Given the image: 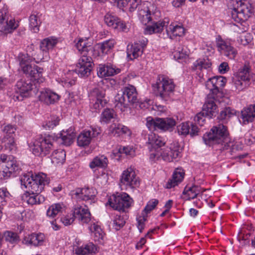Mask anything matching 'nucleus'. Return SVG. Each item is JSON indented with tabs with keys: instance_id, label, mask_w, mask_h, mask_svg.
<instances>
[{
	"instance_id": "f257e3e1",
	"label": "nucleus",
	"mask_w": 255,
	"mask_h": 255,
	"mask_svg": "<svg viewBox=\"0 0 255 255\" xmlns=\"http://www.w3.org/2000/svg\"><path fill=\"white\" fill-rule=\"evenodd\" d=\"M20 182L22 188L28 189L23 195V200L31 205L44 202V198L40 193L43 190L44 186L49 183L46 174L42 173L35 175L30 173L25 174L21 178Z\"/></svg>"
},
{
	"instance_id": "f03ea898",
	"label": "nucleus",
	"mask_w": 255,
	"mask_h": 255,
	"mask_svg": "<svg viewBox=\"0 0 255 255\" xmlns=\"http://www.w3.org/2000/svg\"><path fill=\"white\" fill-rule=\"evenodd\" d=\"M203 140L206 145L221 144L223 150L228 149L233 145L230 141L227 128L223 123L214 126L210 131L204 135Z\"/></svg>"
},
{
	"instance_id": "7ed1b4c3",
	"label": "nucleus",
	"mask_w": 255,
	"mask_h": 255,
	"mask_svg": "<svg viewBox=\"0 0 255 255\" xmlns=\"http://www.w3.org/2000/svg\"><path fill=\"white\" fill-rule=\"evenodd\" d=\"M44 59L43 56L31 57L28 54L20 53L18 56L19 65L23 73L33 78L37 83L43 82L44 79L42 76L43 69L34 65L33 66L29 63L32 61L35 60L38 62L39 60Z\"/></svg>"
},
{
	"instance_id": "20e7f679",
	"label": "nucleus",
	"mask_w": 255,
	"mask_h": 255,
	"mask_svg": "<svg viewBox=\"0 0 255 255\" xmlns=\"http://www.w3.org/2000/svg\"><path fill=\"white\" fill-rule=\"evenodd\" d=\"M175 87L173 80L164 75L159 76L156 83L152 85L156 96L164 102L172 100Z\"/></svg>"
},
{
	"instance_id": "39448f33",
	"label": "nucleus",
	"mask_w": 255,
	"mask_h": 255,
	"mask_svg": "<svg viewBox=\"0 0 255 255\" xmlns=\"http://www.w3.org/2000/svg\"><path fill=\"white\" fill-rule=\"evenodd\" d=\"M229 7L231 10L232 18L238 22L247 20L252 13V5L247 2L231 0L229 3Z\"/></svg>"
},
{
	"instance_id": "423d86ee",
	"label": "nucleus",
	"mask_w": 255,
	"mask_h": 255,
	"mask_svg": "<svg viewBox=\"0 0 255 255\" xmlns=\"http://www.w3.org/2000/svg\"><path fill=\"white\" fill-rule=\"evenodd\" d=\"M137 16L140 21L144 25L149 22L151 20L159 18L161 16L160 11L156 7L148 1L139 3Z\"/></svg>"
},
{
	"instance_id": "0eeeda50",
	"label": "nucleus",
	"mask_w": 255,
	"mask_h": 255,
	"mask_svg": "<svg viewBox=\"0 0 255 255\" xmlns=\"http://www.w3.org/2000/svg\"><path fill=\"white\" fill-rule=\"evenodd\" d=\"M181 148L177 142H173L170 144L169 147L160 149L156 152L150 153V159L151 160L158 159L160 157L166 161L170 162L173 159L181 156Z\"/></svg>"
},
{
	"instance_id": "6e6552de",
	"label": "nucleus",
	"mask_w": 255,
	"mask_h": 255,
	"mask_svg": "<svg viewBox=\"0 0 255 255\" xmlns=\"http://www.w3.org/2000/svg\"><path fill=\"white\" fill-rule=\"evenodd\" d=\"M53 137L50 135H40L34 141L31 150L34 154L37 156L46 155L53 147Z\"/></svg>"
},
{
	"instance_id": "1a4fd4ad",
	"label": "nucleus",
	"mask_w": 255,
	"mask_h": 255,
	"mask_svg": "<svg viewBox=\"0 0 255 255\" xmlns=\"http://www.w3.org/2000/svg\"><path fill=\"white\" fill-rule=\"evenodd\" d=\"M176 125L175 121L171 118H147L146 126L149 130L159 129L162 131H171Z\"/></svg>"
},
{
	"instance_id": "9d476101",
	"label": "nucleus",
	"mask_w": 255,
	"mask_h": 255,
	"mask_svg": "<svg viewBox=\"0 0 255 255\" xmlns=\"http://www.w3.org/2000/svg\"><path fill=\"white\" fill-rule=\"evenodd\" d=\"M132 202V199L128 194L117 193L110 197L107 204L114 209L124 212L130 206Z\"/></svg>"
},
{
	"instance_id": "9b49d317",
	"label": "nucleus",
	"mask_w": 255,
	"mask_h": 255,
	"mask_svg": "<svg viewBox=\"0 0 255 255\" xmlns=\"http://www.w3.org/2000/svg\"><path fill=\"white\" fill-rule=\"evenodd\" d=\"M250 79V67L245 64L234 74L233 81L236 89L242 91L249 86Z\"/></svg>"
},
{
	"instance_id": "f8f14e48",
	"label": "nucleus",
	"mask_w": 255,
	"mask_h": 255,
	"mask_svg": "<svg viewBox=\"0 0 255 255\" xmlns=\"http://www.w3.org/2000/svg\"><path fill=\"white\" fill-rule=\"evenodd\" d=\"M139 185V180L133 168L128 167L123 172L119 182V185L122 190L135 188Z\"/></svg>"
},
{
	"instance_id": "ddd939ff",
	"label": "nucleus",
	"mask_w": 255,
	"mask_h": 255,
	"mask_svg": "<svg viewBox=\"0 0 255 255\" xmlns=\"http://www.w3.org/2000/svg\"><path fill=\"white\" fill-rule=\"evenodd\" d=\"M96 195L95 190L93 188H78L71 192L72 198L77 201H85L87 204L91 205L95 203Z\"/></svg>"
},
{
	"instance_id": "4468645a",
	"label": "nucleus",
	"mask_w": 255,
	"mask_h": 255,
	"mask_svg": "<svg viewBox=\"0 0 255 255\" xmlns=\"http://www.w3.org/2000/svg\"><path fill=\"white\" fill-rule=\"evenodd\" d=\"M35 86L30 79H20L16 83L17 90L13 96L14 100L22 101L25 97H28Z\"/></svg>"
},
{
	"instance_id": "2eb2a0df",
	"label": "nucleus",
	"mask_w": 255,
	"mask_h": 255,
	"mask_svg": "<svg viewBox=\"0 0 255 255\" xmlns=\"http://www.w3.org/2000/svg\"><path fill=\"white\" fill-rule=\"evenodd\" d=\"M93 65L91 56H80L75 72L81 77H87L90 75Z\"/></svg>"
},
{
	"instance_id": "dca6fc26",
	"label": "nucleus",
	"mask_w": 255,
	"mask_h": 255,
	"mask_svg": "<svg viewBox=\"0 0 255 255\" xmlns=\"http://www.w3.org/2000/svg\"><path fill=\"white\" fill-rule=\"evenodd\" d=\"M101 129L99 127H91L90 129L83 130L77 137L78 145L86 147L89 145L92 139L98 136Z\"/></svg>"
},
{
	"instance_id": "f3484780",
	"label": "nucleus",
	"mask_w": 255,
	"mask_h": 255,
	"mask_svg": "<svg viewBox=\"0 0 255 255\" xmlns=\"http://www.w3.org/2000/svg\"><path fill=\"white\" fill-rule=\"evenodd\" d=\"M216 44L218 50L221 54L230 59H235L238 54V51L230 41L219 38L217 39Z\"/></svg>"
},
{
	"instance_id": "a211bd4d",
	"label": "nucleus",
	"mask_w": 255,
	"mask_h": 255,
	"mask_svg": "<svg viewBox=\"0 0 255 255\" xmlns=\"http://www.w3.org/2000/svg\"><path fill=\"white\" fill-rule=\"evenodd\" d=\"M147 42L146 39H143L141 40L135 42L131 45H128L127 51L128 57L130 60H133L141 56Z\"/></svg>"
},
{
	"instance_id": "6ab92c4d",
	"label": "nucleus",
	"mask_w": 255,
	"mask_h": 255,
	"mask_svg": "<svg viewBox=\"0 0 255 255\" xmlns=\"http://www.w3.org/2000/svg\"><path fill=\"white\" fill-rule=\"evenodd\" d=\"M105 91L102 88H95L91 92L92 103L94 109L100 110L107 103L105 99Z\"/></svg>"
},
{
	"instance_id": "aec40b11",
	"label": "nucleus",
	"mask_w": 255,
	"mask_h": 255,
	"mask_svg": "<svg viewBox=\"0 0 255 255\" xmlns=\"http://www.w3.org/2000/svg\"><path fill=\"white\" fill-rule=\"evenodd\" d=\"M146 138H148L147 143L150 153L156 152L157 150H160V149H162L161 147L165 143L162 137L151 132L145 135V139Z\"/></svg>"
},
{
	"instance_id": "412c9836",
	"label": "nucleus",
	"mask_w": 255,
	"mask_h": 255,
	"mask_svg": "<svg viewBox=\"0 0 255 255\" xmlns=\"http://www.w3.org/2000/svg\"><path fill=\"white\" fill-rule=\"evenodd\" d=\"M73 215L83 223L87 224L91 220V215L88 205H85L84 207L80 205H75L73 209Z\"/></svg>"
},
{
	"instance_id": "4be33fe9",
	"label": "nucleus",
	"mask_w": 255,
	"mask_h": 255,
	"mask_svg": "<svg viewBox=\"0 0 255 255\" xmlns=\"http://www.w3.org/2000/svg\"><path fill=\"white\" fill-rule=\"evenodd\" d=\"M17 26L18 24L15 23L14 19L12 18L9 19L5 14L0 12V31L4 33H10Z\"/></svg>"
},
{
	"instance_id": "5701e85b",
	"label": "nucleus",
	"mask_w": 255,
	"mask_h": 255,
	"mask_svg": "<svg viewBox=\"0 0 255 255\" xmlns=\"http://www.w3.org/2000/svg\"><path fill=\"white\" fill-rule=\"evenodd\" d=\"M158 18L154 20H151L150 22H151V25L146 26L145 29V33L147 34H151L153 33H160L162 31L164 27H167L169 23L167 18H164L162 20H158Z\"/></svg>"
},
{
	"instance_id": "b1692460",
	"label": "nucleus",
	"mask_w": 255,
	"mask_h": 255,
	"mask_svg": "<svg viewBox=\"0 0 255 255\" xmlns=\"http://www.w3.org/2000/svg\"><path fill=\"white\" fill-rule=\"evenodd\" d=\"M105 23L109 26L123 31H127L128 28L126 24L117 16L107 13L104 17Z\"/></svg>"
},
{
	"instance_id": "393cba45",
	"label": "nucleus",
	"mask_w": 255,
	"mask_h": 255,
	"mask_svg": "<svg viewBox=\"0 0 255 255\" xmlns=\"http://www.w3.org/2000/svg\"><path fill=\"white\" fill-rule=\"evenodd\" d=\"M177 130L179 134L183 135L190 134L192 137L198 135L200 131L198 127L191 122L182 123L177 127Z\"/></svg>"
},
{
	"instance_id": "a878e982",
	"label": "nucleus",
	"mask_w": 255,
	"mask_h": 255,
	"mask_svg": "<svg viewBox=\"0 0 255 255\" xmlns=\"http://www.w3.org/2000/svg\"><path fill=\"white\" fill-rule=\"evenodd\" d=\"M120 72V69L110 64H100L97 68V75L100 78L113 76Z\"/></svg>"
},
{
	"instance_id": "bb28decb",
	"label": "nucleus",
	"mask_w": 255,
	"mask_h": 255,
	"mask_svg": "<svg viewBox=\"0 0 255 255\" xmlns=\"http://www.w3.org/2000/svg\"><path fill=\"white\" fill-rule=\"evenodd\" d=\"M76 47L80 56H91L90 52H92V43L88 38H80L76 43Z\"/></svg>"
},
{
	"instance_id": "cd10ccee",
	"label": "nucleus",
	"mask_w": 255,
	"mask_h": 255,
	"mask_svg": "<svg viewBox=\"0 0 255 255\" xmlns=\"http://www.w3.org/2000/svg\"><path fill=\"white\" fill-rule=\"evenodd\" d=\"M60 96L49 89H45L40 92L39 100L47 105L54 104L58 101Z\"/></svg>"
},
{
	"instance_id": "c85d7f7f",
	"label": "nucleus",
	"mask_w": 255,
	"mask_h": 255,
	"mask_svg": "<svg viewBox=\"0 0 255 255\" xmlns=\"http://www.w3.org/2000/svg\"><path fill=\"white\" fill-rule=\"evenodd\" d=\"M202 111L209 119L214 116L218 112L217 106L215 103V98L209 95L203 107Z\"/></svg>"
},
{
	"instance_id": "c756f323",
	"label": "nucleus",
	"mask_w": 255,
	"mask_h": 255,
	"mask_svg": "<svg viewBox=\"0 0 255 255\" xmlns=\"http://www.w3.org/2000/svg\"><path fill=\"white\" fill-rule=\"evenodd\" d=\"M241 118L244 125L255 121V104L251 105L241 112Z\"/></svg>"
},
{
	"instance_id": "7c9ffc66",
	"label": "nucleus",
	"mask_w": 255,
	"mask_h": 255,
	"mask_svg": "<svg viewBox=\"0 0 255 255\" xmlns=\"http://www.w3.org/2000/svg\"><path fill=\"white\" fill-rule=\"evenodd\" d=\"M123 92L124 95L127 97L128 103L134 105L138 103L137 93L133 86L129 85L125 87Z\"/></svg>"
},
{
	"instance_id": "2f4dec72",
	"label": "nucleus",
	"mask_w": 255,
	"mask_h": 255,
	"mask_svg": "<svg viewBox=\"0 0 255 255\" xmlns=\"http://www.w3.org/2000/svg\"><path fill=\"white\" fill-rule=\"evenodd\" d=\"M57 39L52 37H48L44 39L40 43V49L45 54V56H48V52L51 50L57 43Z\"/></svg>"
},
{
	"instance_id": "473e14b6",
	"label": "nucleus",
	"mask_w": 255,
	"mask_h": 255,
	"mask_svg": "<svg viewBox=\"0 0 255 255\" xmlns=\"http://www.w3.org/2000/svg\"><path fill=\"white\" fill-rule=\"evenodd\" d=\"M184 28L181 25L171 23L166 28V33L170 38L173 39L174 37L182 36L184 34Z\"/></svg>"
},
{
	"instance_id": "72a5a7b5",
	"label": "nucleus",
	"mask_w": 255,
	"mask_h": 255,
	"mask_svg": "<svg viewBox=\"0 0 255 255\" xmlns=\"http://www.w3.org/2000/svg\"><path fill=\"white\" fill-rule=\"evenodd\" d=\"M184 176V173L177 169L173 173L172 178L169 179L166 184V188L170 189L177 185L178 183H180Z\"/></svg>"
},
{
	"instance_id": "f704fd0d",
	"label": "nucleus",
	"mask_w": 255,
	"mask_h": 255,
	"mask_svg": "<svg viewBox=\"0 0 255 255\" xmlns=\"http://www.w3.org/2000/svg\"><path fill=\"white\" fill-rule=\"evenodd\" d=\"M97 252V248L92 243H89L84 246H82L75 250L77 255H94Z\"/></svg>"
},
{
	"instance_id": "c9c22d12",
	"label": "nucleus",
	"mask_w": 255,
	"mask_h": 255,
	"mask_svg": "<svg viewBox=\"0 0 255 255\" xmlns=\"http://www.w3.org/2000/svg\"><path fill=\"white\" fill-rule=\"evenodd\" d=\"M44 240V235L42 234H32L25 237L22 241L26 245H31L34 246L40 245Z\"/></svg>"
},
{
	"instance_id": "e433bc0d",
	"label": "nucleus",
	"mask_w": 255,
	"mask_h": 255,
	"mask_svg": "<svg viewBox=\"0 0 255 255\" xmlns=\"http://www.w3.org/2000/svg\"><path fill=\"white\" fill-rule=\"evenodd\" d=\"M205 191L200 186L193 185L191 187H186L183 192V194L186 195L187 200H191L195 198L200 193Z\"/></svg>"
},
{
	"instance_id": "4c0bfd02",
	"label": "nucleus",
	"mask_w": 255,
	"mask_h": 255,
	"mask_svg": "<svg viewBox=\"0 0 255 255\" xmlns=\"http://www.w3.org/2000/svg\"><path fill=\"white\" fill-rule=\"evenodd\" d=\"M75 136V133L72 128L65 131L63 130L60 133V137L63 141V143L67 146L70 145L73 142Z\"/></svg>"
},
{
	"instance_id": "58836bf2",
	"label": "nucleus",
	"mask_w": 255,
	"mask_h": 255,
	"mask_svg": "<svg viewBox=\"0 0 255 255\" xmlns=\"http://www.w3.org/2000/svg\"><path fill=\"white\" fill-rule=\"evenodd\" d=\"M108 163V158L104 155H99L95 157L90 162L89 166L91 169L96 167L105 168Z\"/></svg>"
},
{
	"instance_id": "ea45409f",
	"label": "nucleus",
	"mask_w": 255,
	"mask_h": 255,
	"mask_svg": "<svg viewBox=\"0 0 255 255\" xmlns=\"http://www.w3.org/2000/svg\"><path fill=\"white\" fill-rule=\"evenodd\" d=\"M115 104L116 108L119 109L121 111H125L128 108V103L126 100L123 92L122 93L117 94L115 96Z\"/></svg>"
},
{
	"instance_id": "a19ab883",
	"label": "nucleus",
	"mask_w": 255,
	"mask_h": 255,
	"mask_svg": "<svg viewBox=\"0 0 255 255\" xmlns=\"http://www.w3.org/2000/svg\"><path fill=\"white\" fill-rule=\"evenodd\" d=\"M29 26L34 32H37L39 30V26L41 23L40 20V15L36 12H34L29 16Z\"/></svg>"
},
{
	"instance_id": "79ce46f5",
	"label": "nucleus",
	"mask_w": 255,
	"mask_h": 255,
	"mask_svg": "<svg viewBox=\"0 0 255 255\" xmlns=\"http://www.w3.org/2000/svg\"><path fill=\"white\" fill-rule=\"evenodd\" d=\"M141 0H115L118 6L121 8L129 5V9L130 11L134 10L140 3Z\"/></svg>"
},
{
	"instance_id": "37998d69",
	"label": "nucleus",
	"mask_w": 255,
	"mask_h": 255,
	"mask_svg": "<svg viewBox=\"0 0 255 255\" xmlns=\"http://www.w3.org/2000/svg\"><path fill=\"white\" fill-rule=\"evenodd\" d=\"M173 53L174 58L178 61L185 59L188 56V51L186 47L180 45L175 48Z\"/></svg>"
},
{
	"instance_id": "c03bdc74",
	"label": "nucleus",
	"mask_w": 255,
	"mask_h": 255,
	"mask_svg": "<svg viewBox=\"0 0 255 255\" xmlns=\"http://www.w3.org/2000/svg\"><path fill=\"white\" fill-rule=\"evenodd\" d=\"M66 157L65 151L63 150L60 149L54 151L51 155V161L54 164H62Z\"/></svg>"
},
{
	"instance_id": "a18cd8bd",
	"label": "nucleus",
	"mask_w": 255,
	"mask_h": 255,
	"mask_svg": "<svg viewBox=\"0 0 255 255\" xmlns=\"http://www.w3.org/2000/svg\"><path fill=\"white\" fill-rule=\"evenodd\" d=\"M64 209L63 204L60 203L54 204L51 205L47 210V216L53 218L59 213H61Z\"/></svg>"
},
{
	"instance_id": "49530a36",
	"label": "nucleus",
	"mask_w": 255,
	"mask_h": 255,
	"mask_svg": "<svg viewBox=\"0 0 255 255\" xmlns=\"http://www.w3.org/2000/svg\"><path fill=\"white\" fill-rule=\"evenodd\" d=\"M60 119L57 116H51L43 124V127L46 130L53 129L55 127L59 124Z\"/></svg>"
},
{
	"instance_id": "de8ad7c7",
	"label": "nucleus",
	"mask_w": 255,
	"mask_h": 255,
	"mask_svg": "<svg viewBox=\"0 0 255 255\" xmlns=\"http://www.w3.org/2000/svg\"><path fill=\"white\" fill-rule=\"evenodd\" d=\"M115 44V42L114 39H109L98 44V47L103 54H106L113 48Z\"/></svg>"
},
{
	"instance_id": "09e8293b",
	"label": "nucleus",
	"mask_w": 255,
	"mask_h": 255,
	"mask_svg": "<svg viewBox=\"0 0 255 255\" xmlns=\"http://www.w3.org/2000/svg\"><path fill=\"white\" fill-rule=\"evenodd\" d=\"M3 237L6 242L11 244H16L20 241L18 234L11 231H5L4 233Z\"/></svg>"
},
{
	"instance_id": "8fccbe9b",
	"label": "nucleus",
	"mask_w": 255,
	"mask_h": 255,
	"mask_svg": "<svg viewBox=\"0 0 255 255\" xmlns=\"http://www.w3.org/2000/svg\"><path fill=\"white\" fill-rule=\"evenodd\" d=\"M16 129V127L15 126L10 124L3 126L2 129V131L4 134V137L3 139L14 137Z\"/></svg>"
},
{
	"instance_id": "3c124183",
	"label": "nucleus",
	"mask_w": 255,
	"mask_h": 255,
	"mask_svg": "<svg viewBox=\"0 0 255 255\" xmlns=\"http://www.w3.org/2000/svg\"><path fill=\"white\" fill-rule=\"evenodd\" d=\"M235 113V111L232 109L231 108H225L220 112L218 119L220 121H222V123L224 124L225 122V121L234 116Z\"/></svg>"
},
{
	"instance_id": "603ef678",
	"label": "nucleus",
	"mask_w": 255,
	"mask_h": 255,
	"mask_svg": "<svg viewBox=\"0 0 255 255\" xmlns=\"http://www.w3.org/2000/svg\"><path fill=\"white\" fill-rule=\"evenodd\" d=\"M89 230L94 234L95 241H99L100 239H103V232L99 225L93 223L89 227Z\"/></svg>"
},
{
	"instance_id": "864d4df0",
	"label": "nucleus",
	"mask_w": 255,
	"mask_h": 255,
	"mask_svg": "<svg viewBox=\"0 0 255 255\" xmlns=\"http://www.w3.org/2000/svg\"><path fill=\"white\" fill-rule=\"evenodd\" d=\"M194 65L196 70L202 71L210 68L211 66V62L208 59H200L196 61Z\"/></svg>"
},
{
	"instance_id": "5fc2aeb1",
	"label": "nucleus",
	"mask_w": 255,
	"mask_h": 255,
	"mask_svg": "<svg viewBox=\"0 0 255 255\" xmlns=\"http://www.w3.org/2000/svg\"><path fill=\"white\" fill-rule=\"evenodd\" d=\"M217 76L213 77L208 79L206 84V87L212 92L213 95L218 93Z\"/></svg>"
},
{
	"instance_id": "6e6d98bb",
	"label": "nucleus",
	"mask_w": 255,
	"mask_h": 255,
	"mask_svg": "<svg viewBox=\"0 0 255 255\" xmlns=\"http://www.w3.org/2000/svg\"><path fill=\"white\" fill-rule=\"evenodd\" d=\"M115 116V111L113 109H106L101 115V121L105 123H108L114 118Z\"/></svg>"
},
{
	"instance_id": "4d7b16f0",
	"label": "nucleus",
	"mask_w": 255,
	"mask_h": 255,
	"mask_svg": "<svg viewBox=\"0 0 255 255\" xmlns=\"http://www.w3.org/2000/svg\"><path fill=\"white\" fill-rule=\"evenodd\" d=\"M125 218L124 215L117 214L113 220V227L116 230H119L125 225Z\"/></svg>"
},
{
	"instance_id": "13d9d810",
	"label": "nucleus",
	"mask_w": 255,
	"mask_h": 255,
	"mask_svg": "<svg viewBox=\"0 0 255 255\" xmlns=\"http://www.w3.org/2000/svg\"><path fill=\"white\" fill-rule=\"evenodd\" d=\"M76 74L75 71H69L65 78H63L62 80V83L63 86L66 87H70L75 84V80L71 78V75Z\"/></svg>"
},
{
	"instance_id": "bf43d9fd",
	"label": "nucleus",
	"mask_w": 255,
	"mask_h": 255,
	"mask_svg": "<svg viewBox=\"0 0 255 255\" xmlns=\"http://www.w3.org/2000/svg\"><path fill=\"white\" fill-rule=\"evenodd\" d=\"M3 141L5 143L4 146L6 149L9 150L12 153L16 151V145L14 137L3 139Z\"/></svg>"
},
{
	"instance_id": "052dcab7",
	"label": "nucleus",
	"mask_w": 255,
	"mask_h": 255,
	"mask_svg": "<svg viewBox=\"0 0 255 255\" xmlns=\"http://www.w3.org/2000/svg\"><path fill=\"white\" fill-rule=\"evenodd\" d=\"M10 194L6 188H0V204L1 205L5 204L7 200L10 198Z\"/></svg>"
},
{
	"instance_id": "680f3d73",
	"label": "nucleus",
	"mask_w": 255,
	"mask_h": 255,
	"mask_svg": "<svg viewBox=\"0 0 255 255\" xmlns=\"http://www.w3.org/2000/svg\"><path fill=\"white\" fill-rule=\"evenodd\" d=\"M5 168L8 170L9 172L11 173L17 170L18 166L16 162L14 160L10 159V157H8V160L5 164Z\"/></svg>"
},
{
	"instance_id": "e2e57ef3",
	"label": "nucleus",
	"mask_w": 255,
	"mask_h": 255,
	"mask_svg": "<svg viewBox=\"0 0 255 255\" xmlns=\"http://www.w3.org/2000/svg\"><path fill=\"white\" fill-rule=\"evenodd\" d=\"M158 203V201L157 199H152L150 200L144 208L143 212L145 214H147L156 206Z\"/></svg>"
},
{
	"instance_id": "0e129e2a",
	"label": "nucleus",
	"mask_w": 255,
	"mask_h": 255,
	"mask_svg": "<svg viewBox=\"0 0 255 255\" xmlns=\"http://www.w3.org/2000/svg\"><path fill=\"white\" fill-rule=\"evenodd\" d=\"M251 35L249 33H245L241 35L238 39V42L244 46L248 44L251 42Z\"/></svg>"
},
{
	"instance_id": "69168bd1",
	"label": "nucleus",
	"mask_w": 255,
	"mask_h": 255,
	"mask_svg": "<svg viewBox=\"0 0 255 255\" xmlns=\"http://www.w3.org/2000/svg\"><path fill=\"white\" fill-rule=\"evenodd\" d=\"M75 218L73 214H71L61 217L60 221L65 226H68L71 225L74 222Z\"/></svg>"
},
{
	"instance_id": "338daca9",
	"label": "nucleus",
	"mask_w": 255,
	"mask_h": 255,
	"mask_svg": "<svg viewBox=\"0 0 255 255\" xmlns=\"http://www.w3.org/2000/svg\"><path fill=\"white\" fill-rule=\"evenodd\" d=\"M205 113L203 111L198 113L195 117L194 121L200 126H203L205 121Z\"/></svg>"
},
{
	"instance_id": "774afa93",
	"label": "nucleus",
	"mask_w": 255,
	"mask_h": 255,
	"mask_svg": "<svg viewBox=\"0 0 255 255\" xmlns=\"http://www.w3.org/2000/svg\"><path fill=\"white\" fill-rule=\"evenodd\" d=\"M121 126V124H112L109 128V132L110 133L113 134L114 135L118 134L120 135L121 134V129L120 128Z\"/></svg>"
}]
</instances>
